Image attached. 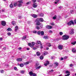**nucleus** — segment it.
<instances>
[{
    "label": "nucleus",
    "mask_w": 76,
    "mask_h": 76,
    "mask_svg": "<svg viewBox=\"0 0 76 76\" xmlns=\"http://www.w3.org/2000/svg\"><path fill=\"white\" fill-rule=\"evenodd\" d=\"M36 25L38 26L41 25V23L39 22H37L36 23Z\"/></svg>",
    "instance_id": "22"
},
{
    "label": "nucleus",
    "mask_w": 76,
    "mask_h": 76,
    "mask_svg": "<svg viewBox=\"0 0 76 76\" xmlns=\"http://www.w3.org/2000/svg\"><path fill=\"white\" fill-rule=\"evenodd\" d=\"M18 3H23V1H18Z\"/></svg>",
    "instance_id": "40"
},
{
    "label": "nucleus",
    "mask_w": 76,
    "mask_h": 76,
    "mask_svg": "<svg viewBox=\"0 0 76 76\" xmlns=\"http://www.w3.org/2000/svg\"><path fill=\"white\" fill-rule=\"evenodd\" d=\"M63 40H67L69 38V36L67 35H64L62 36Z\"/></svg>",
    "instance_id": "1"
},
{
    "label": "nucleus",
    "mask_w": 76,
    "mask_h": 76,
    "mask_svg": "<svg viewBox=\"0 0 76 76\" xmlns=\"http://www.w3.org/2000/svg\"><path fill=\"white\" fill-rule=\"evenodd\" d=\"M29 3H31V2H28L26 3V4H29Z\"/></svg>",
    "instance_id": "53"
},
{
    "label": "nucleus",
    "mask_w": 76,
    "mask_h": 76,
    "mask_svg": "<svg viewBox=\"0 0 76 76\" xmlns=\"http://www.w3.org/2000/svg\"><path fill=\"white\" fill-rule=\"evenodd\" d=\"M36 54H37V56H40V55H41V53L39 52H37L36 53Z\"/></svg>",
    "instance_id": "17"
},
{
    "label": "nucleus",
    "mask_w": 76,
    "mask_h": 76,
    "mask_svg": "<svg viewBox=\"0 0 76 76\" xmlns=\"http://www.w3.org/2000/svg\"><path fill=\"white\" fill-rule=\"evenodd\" d=\"M29 64V62L27 61L26 62L24 63L23 64L25 66L28 64Z\"/></svg>",
    "instance_id": "15"
},
{
    "label": "nucleus",
    "mask_w": 76,
    "mask_h": 76,
    "mask_svg": "<svg viewBox=\"0 0 76 76\" xmlns=\"http://www.w3.org/2000/svg\"><path fill=\"white\" fill-rule=\"evenodd\" d=\"M12 25H15L16 24V23L15 22L13 21L12 22Z\"/></svg>",
    "instance_id": "32"
},
{
    "label": "nucleus",
    "mask_w": 76,
    "mask_h": 76,
    "mask_svg": "<svg viewBox=\"0 0 76 76\" xmlns=\"http://www.w3.org/2000/svg\"><path fill=\"white\" fill-rule=\"evenodd\" d=\"M32 1L34 3H35V2H36V0H32Z\"/></svg>",
    "instance_id": "57"
},
{
    "label": "nucleus",
    "mask_w": 76,
    "mask_h": 76,
    "mask_svg": "<svg viewBox=\"0 0 76 76\" xmlns=\"http://www.w3.org/2000/svg\"><path fill=\"white\" fill-rule=\"evenodd\" d=\"M1 24L2 26H6V23L5 21H1Z\"/></svg>",
    "instance_id": "4"
},
{
    "label": "nucleus",
    "mask_w": 76,
    "mask_h": 76,
    "mask_svg": "<svg viewBox=\"0 0 76 76\" xmlns=\"http://www.w3.org/2000/svg\"><path fill=\"white\" fill-rule=\"evenodd\" d=\"M40 59L41 60H43L44 58V56H41L40 57Z\"/></svg>",
    "instance_id": "33"
},
{
    "label": "nucleus",
    "mask_w": 76,
    "mask_h": 76,
    "mask_svg": "<svg viewBox=\"0 0 76 76\" xmlns=\"http://www.w3.org/2000/svg\"><path fill=\"white\" fill-rule=\"evenodd\" d=\"M76 42H72L71 44H73V45H75V44H76Z\"/></svg>",
    "instance_id": "37"
},
{
    "label": "nucleus",
    "mask_w": 76,
    "mask_h": 76,
    "mask_svg": "<svg viewBox=\"0 0 76 76\" xmlns=\"http://www.w3.org/2000/svg\"><path fill=\"white\" fill-rule=\"evenodd\" d=\"M7 34L9 36L11 35V33L10 32H8L7 33Z\"/></svg>",
    "instance_id": "42"
},
{
    "label": "nucleus",
    "mask_w": 76,
    "mask_h": 76,
    "mask_svg": "<svg viewBox=\"0 0 76 76\" xmlns=\"http://www.w3.org/2000/svg\"><path fill=\"white\" fill-rule=\"evenodd\" d=\"M25 71H23V70L20 71V73H21V74H24V73H25Z\"/></svg>",
    "instance_id": "23"
},
{
    "label": "nucleus",
    "mask_w": 76,
    "mask_h": 76,
    "mask_svg": "<svg viewBox=\"0 0 76 76\" xmlns=\"http://www.w3.org/2000/svg\"><path fill=\"white\" fill-rule=\"evenodd\" d=\"M37 34L38 35H40L41 34V31H39L37 32Z\"/></svg>",
    "instance_id": "43"
},
{
    "label": "nucleus",
    "mask_w": 76,
    "mask_h": 76,
    "mask_svg": "<svg viewBox=\"0 0 76 76\" xmlns=\"http://www.w3.org/2000/svg\"><path fill=\"white\" fill-rule=\"evenodd\" d=\"M22 60H23L21 58H19L17 59V61H22Z\"/></svg>",
    "instance_id": "13"
},
{
    "label": "nucleus",
    "mask_w": 76,
    "mask_h": 76,
    "mask_svg": "<svg viewBox=\"0 0 76 76\" xmlns=\"http://www.w3.org/2000/svg\"><path fill=\"white\" fill-rule=\"evenodd\" d=\"M70 34H74V29H72L70 32Z\"/></svg>",
    "instance_id": "12"
},
{
    "label": "nucleus",
    "mask_w": 76,
    "mask_h": 76,
    "mask_svg": "<svg viewBox=\"0 0 76 76\" xmlns=\"http://www.w3.org/2000/svg\"><path fill=\"white\" fill-rule=\"evenodd\" d=\"M72 52H73L74 53H75L76 52V49L75 48H73L72 49Z\"/></svg>",
    "instance_id": "16"
},
{
    "label": "nucleus",
    "mask_w": 76,
    "mask_h": 76,
    "mask_svg": "<svg viewBox=\"0 0 76 76\" xmlns=\"http://www.w3.org/2000/svg\"><path fill=\"white\" fill-rule=\"evenodd\" d=\"M28 45H29V46H30V47H33V46L35 45V42H32V44L30 43H29L28 44Z\"/></svg>",
    "instance_id": "5"
},
{
    "label": "nucleus",
    "mask_w": 76,
    "mask_h": 76,
    "mask_svg": "<svg viewBox=\"0 0 76 76\" xmlns=\"http://www.w3.org/2000/svg\"><path fill=\"white\" fill-rule=\"evenodd\" d=\"M20 66L21 67H23V64H20Z\"/></svg>",
    "instance_id": "30"
},
{
    "label": "nucleus",
    "mask_w": 76,
    "mask_h": 76,
    "mask_svg": "<svg viewBox=\"0 0 76 76\" xmlns=\"http://www.w3.org/2000/svg\"><path fill=\"white\" fill-rule=\"evenodd\" d=\"M46 45L48 46V47H51V43H48L46 44Z\"/></svg>",
    "instance_id": "11"
},
{
    "label": "nucleus",
    "mask_w": 76,
    "mask_h": 76,
    "mask_svg": "<svg viewBox=\"0 0 76 76\" xmlns=\"http://www.w3.org/2000/svg\"><path fill=\"white\" fill-rule=\"evenodd\" d=\"M61 8H62V7H59V9H61Z\"/></svg>",
    "instance_id": "62"
},
{
    "label": "nucleus",
    "mask_w": 76,
    "mask_h": 76,
    "mask_svg": "<svg viewBox=\"0 0 76 76\" xmlns=\"http://www.w3.org/2000/svg\"><path fill=\"white\" fill-rule=\"evenodd\" d=\"M54 58V56H52L51 58V59H53Z\"/></svg>",
    "instance_id": "56"
},
{
    "label": "nucleus",
    "mask_w": 76,
    "mask_h": 76,
    "mask_svg": "<svg viewBox=\"0 0 76 76\" xmlns=\"http://www.w3.org/2000/svg\"><path fill=\"white\" fill-rule=\"evenodd\" d=\"M70 75V74H68L66 75L65 76H69Z\"/></svg>",
    "instance_id": "55"
},
{
    "label": "nucleus",
    "mask_w": 76,
    "mask_h": 76,
    "mask_svg": "<svg viewBox=\"0 0 76 76\" xmlns=\"http://www.w3.org/2000/svg\"><path fill=\"white\" fill-rule=\"evenodd\" d=\"M40 34L41 35H44V32L43 31H42L41 32Z\"/></svg>",
    "instance_id": "20"
},
{
    "label": "nucleus",
    "mask_w": 76,
    "mask_h": 76,
    "mask_svg": "<svg viewBox=\"0 0 76 76\" xmlns=\"http://www.w3.org/2000/svg\"><path fill=\"white\" fill-rule=\"evenodd\" d=\"M56 1L58 3L59 1V0H56Z\"/></svg>",
    "instance_id": "63"
},
{
    "label": "nucleus",
    "mask_w": 76,
    "mask_h": 76,
    "mask_svg": "<svg viewBox=\"0 0 76 76\" xmlns=\"http://www.w3.org/2000/svg\"><path fill=\"white\" fill-rule=\"evenodd\" d=\"M33 6L34 8H36L37 7V4L36 3H33Z\"/></svg>",
    "instance_id": "7"
},
{
    "label": "nucleus",
    "mask_w": 76,
    "mask_h": 76,
    "mask_svg": "<svg viewBox=\"0 0 76 76\" xmlns=\"http://www.w3.org/2000/svg\"><path fill=\"white\" fill-rule=\"evenodd\" d=\"M35 28L36 29H37L38 30H39V29H40V27H39L38 26H36Z\"/></svg>",
    "instance_id": "26"
},
{
    "label": "nucleus",
    "mask_w": 76,
    "mask_h": 76,
    "mask_svg": "<svg viewBox=\"0 0 76 76\" xmlns=\"http://www.w3.org/2000/svg\"><path fill=\"white\" fill-rule=\"evenodd\" d=\"M63 46L62 45H60L58 46V48L59 50H62Z\"/></svg>",
    "instance_id": "6"
},
{
    "label": "nucleus",
    "mask_w": 76,
    "mask_h": 76,
    "mask_svg": "<svg viewBox=\"0 0 76 76\" xmlns=\"http://www.w3.org/2000/svg\"><path fill=\"white\" fill-rule=\"evenodd\" d=\"M46 27L49 29H51V28H52V26L48 25Z\"/></svg>",
    "instance_id": "9"
},
{
    "label": "nucleus",
    "mask_w": 76,
    "mask_h": 76,
    "mask_svg": "<svg viewBox=\"0 0 76 76\" xmlns=\"http://www.w3.org/2000/svg\"><path fill=\"white\" fill-rule=\"evenodd\" d=\"M41 45V48H43V47H42V44H40Z\"/></svg>",
    "instance_id": "52"
},
{
    "label": "nucleus",
    "mask_w": 76,
    "mask_h": 76,
    "mask_svg": "<svg viewBox=\"0 0 76 76\" xmlns=\"http://www.w3.org/2000/svg\"><path fill=\"white\" fill-rule=\"evenodd\" d=\"M48 38H49V37H48V36H45L43 37V38H44V39H48Z\"/></svg>",
    "instance_id": "14"
},
{
    "label": "nucleus",
    "mask_w": 76,
    "mask_h": 76,
    "mask_svg": "<svg viewBox=\"0 0 76 76\" xmlns=\"http://www.w3.org/2000/svg\"><path fill=\"white\" fill-rule=\"evenodd\" d=\"M49 33H52V31L50 30V31H49Z\"/></svg>",
    "instance_id": "64"
},
{
    "label": "nucleus",
    "mask_w": 76,
    "mask_h": 76,
    "mask_svg": "<svg viewBox=\"0 0 76 76\" xmlns=\"http://www.w3.org/2000/svg\"><path fill=\"white\" fill-rule=\"evenodd\" d=\"M53 19H56V17H54L53 18Z\"/></svg>",
    "instance_id": "61"
},
{
    "label": "nucleus",
    "mask_w": 76,
    "mask_h": 76,
    "mask_svg": "<svg viewBox=\"0 0 76 76\" xmlns=\"http://www.w3.org/2000/svg\"><path fill=\"white\" fill-rule=\"evenodd\" d=\"M39 65V64L38 63H36V65H35V68L37 69H40L41 67V66H40L38 67H37Z\"/></svg>",
    "instance_id": "3"
},
{
    "label": "nucleus",
    "mask_w": 76,
    "mask_h": 76,
    "mask_svg": "<svg viewBox=\"0 0 76 76\" xmlns=\"http://www.w3.org/2000/svg\"><path fill=\"white\" fill-rule=\"evenodd\" d=\"M46 63L45 64H44L45 66H47V65H48V64H50V62H49V61H46Z\"/></svg>",
    "instance_id": "8"
},
{
    "label": "nucleus",
    "mask_w": 76,
    "mask_h": 76,
    "mask_svg": "<svg viewBox=\"0 0 76 76\" xmlns=\"http://www.w3.org/2000/svg\"><path fill=\"white\" fill-rule=\"evenodd\" d=\"M72 25H75V23L73 22V20L70 21L67 23V25H69V26L72 25Z\"/></svg>",
    "instance_id": "2"
},
{
    "label": "nucleus",
    "mask_w": 76,
    "mask_h": 76,
    "mask_svg": "<svg viewBox=\"0 0 76 76\" xmlns=\"http://www.w3.org/2000/svg\"><path fill=\"white\" fill-rule=\"evenodd\" d=\"M10 7L11 8H13V5L11 4L10 5Z\"/></svg>",
    "instance_id": "36"
},
{
    "label": "nucleus",
    "mask_w": 76,
    "mask_h": 76,
    "mask_svg": "<svg viewBox=\"0 0 76 76\" xmlns=\"http://www.w3.org/2000/svg\"><path fill=\"white\" fill-rule=\"evenodd\" d=\"M14 69L15 70H18V69H17V68L16 67H15L14 68Z\"/></svg>",
    "instance_id": "47"
},
{
    "label": "nucleus",
    "mask_w": 76,
    "mask_h": 76,
    "mask_svg": "<svg viewBox=\"0 0 76 76\" xmlns=\"http://www.w3.org/2000/svg\"><path fill=\"white\" fill-rule=\"evenodd\" d=\"M5 10H1L2 12H4Z\"/></svg>",
    "instance_id": "54"
},
{
    "label": "nucleus",
    "mask_w": 76,
    "mask_h": 76,
    "mask_svg": "<svg viewBox=\"0 0 76 76\" xmlns=\"http://www.w3.org/2000/svg\"><path fill=\"white\" fill-rule=\"evenodd\" d=\"M26 38V36L23 37V38H22V39L23 40V39H25Z\"/></svg>",
    "instance_id": "34"
},
{
    "label": "nucleus",
    "mask_w": 76,
    "mask_h": 76,
    "mask_svg": "<svg viewBox=\"0 0 76 76\" xmlns=\"http://www.w3.org/2000/svg\"><path fill=\"white\" fill-rule=\"evenodd\" d=\"M70 13H72L73 12V10H71V11H70Z\"/></svg>",
    "instance_id": "50"
},
{
    "label": "nucleus",
    "mask_w": 76,
    "mask_h": 76,
    "mask_svg": "<svg viewBox=\"0 0 76 76\" xmlns=\"http://www.w3.org/2000/svg\"><path fill=\"white\" fill-rule=\"evenodd\" d=\"M1 73H4V70H1Z\"/></svg>",
    "instance_id": "44"
},
{
    "label": "nucleus",
    "mask_w": 76,
    "mask_h": 76,
    "mask_svg": "<svg viewBox=\"0 0 76 76\" xmlns=\"http://www.w3.org/2000/svg\"><path fill=\"white\" fill-rule=\"evenodd\" d=\"M40 16H41V17H43V16H44V14L42 13H41L40 14Z\"/></svg>",
    "instance_id": "31"
},
{
    "label": "nucleus",
    "mask_w": 76,
    "mask_h": 76,
    "mask_svg": "<svg viewBox=\"0 0 76 76\" xmlns=\"http://www.w3.org/2000/svg\"><path fill=\"white\" fill-rule=\"evenodd\" d=\"M39 19L37 18L36 19V20L34 21V22H39Z\"/></svg>",
    "instance_id": "18"
},
{
    "label": "nucleus",
    "mask_w": 76,
    "mask_h": 76,
    "mask_svg": "<svg viewBox=\"0 0 76 76\" xmlns=\"http://www.w3.org/2000/svg\"><path fill=\"white\" fill-rule=\"evenodd\" d=\"M33 73L32 72H31L29 73V74L30 76H32Z\"/></svg>",
    "instance_id": "25"
},
{
    "label": "nucleus",
    "mask_w": 76,
    "mask_h": 76,
    "mask_svg": "<svg viewBox=\"0 0 76 76\" xmlns=\"http://www.w3.org/2000/svg\"><path fill=\"white\" fill-rule=\"evenodd\" d=\"M59 34L60 35H62V34H63V32H61L59 33Z\"/></svg>",
    "instance_id": "46"
},
{
    "label": "nucleus",
    "mask_w": 76,
    "mask_h": 76,
    "mask_svg": "<svg viewBox=\"0 0 76 76\" xmlns=\"http://www.w3.org/2000/svg\"><path fill=\"white\" fill-rule=\"evenodd\" d=\"M40 20L41 22H44V20H43V19L42 18H40L39 19V20Z\"/></svg>",
    "instance_id": "27"
},
{
    "label": "nucleus",
    "mask_w": 76,
    "mask_h": 76,
    "mask_svg": "<svg viewBox=\"0 0 76 76\" xmlns=\"http://www.w3.org/2000/svg\"><path fill=\"white\" fill-rule=\"evenodd\" d=\"M7 30L8 31H12V29L11 28H9L7 29Z\"/></svg>",
    "instance_id": "24"
},
{
    "label": "nucleus",
    "mask_w": 76,
    "mask_h": 76,
    "mask_svg": "<svg viewBox=\"0 0 76 76\" xmlns=\"http://www.w3.org/2000/svg\"><path fill=\"white\" fill-rule=\"evenodd\" d=\"M32 76H37V74H35V73H33V75H32Z\"/></svg>",
    "instance_id": "41"
},
{
    "label": "nucleus",
    "mask_w": 76,
    "mask_h": 76,
    "mask_svg": "<svg viewBox=\"0 0 76 76\" xmlns=\"http://www.w3.org/2000/svg\"><path fill=\"white\" fill-rule=\"evenodd\" d=\"M50 24L52 26H54V23H50Z\"/></svg>",
    "instance_id": "38"
},
{
    "label": "nucleus",
    "mask_w": 76,
    "mask_h": 76,
    "mask_svg": "<svg viewBox=\"0 0 76 76\" xmlns=\"http://www.w3.org/2000/svg\"><path fill=\"white\" fill-rule=\"evenodd\" d=\"M33 32L34 34H37V31H34Z\"/></svg>",
    "instance_id": "58"
},
{
    "label": "nucleus",
    "mask_w": 76,
    "mask_h": 76,
    "mask_svg": "<svg viewBox=\"0 0 76 76\" xmlns=\"http://www.w3.org/2000/svg\"><path fill=\"white\" fill-rule=\"evenodd\" d=\"M54 64H56L55 66L57 67V66H58V63L55 62L54 63Z\"/></svg>",
    "instance_id": "19"
},
{
    "label": "nucleus",
    "mask_w": 76,
    "mask_h": 76,
    "mask_svg": "<svg viewBox=\"0 0 76 76\" xmlns=\"http://www.w3.org/2000/svg\"><path fill=\"white\" fill-rule=\"evenodd\" d=\"M22 6V4L20 3H19L18 4V7H21Z\"/></svg>",
    "instance_id": "29"
},
{
    "label": "nucleus",
    "mask_w": 76,
    "mask_h": 76,
    "mask_svg": "<svg viewBox=\"0 0 76 76\" xmlns=\"http://www.w3.org/2000/svg\"><path fill=\"white\" fill-rule=\"evenodd\" d=\"M15 31H17L18 30V26H16L15 27Z\"/></svg>",
    "instance_id": "21"
},
{
    "label": "nucleus",
    "mask_w": 76,
    "mask_h": 76,
    "mask_svg": "<svg viewBox=\"0 0 76 76\" xmlns=\"http://www.w3.org/2000/svg\"><path fill=\"white\" fill-rule=\"evenodd\" d=\"M49 72H54V70L53 69L51 70L50 71H49Z\"/></svg>",
    "instance_id": "49"
},
{
    "label": "nucleus",
    "mask_w": 76,
    "mask_h": 76,
    "mask_svg": "<svg viewBox=\"0 0 76 76\" xmlns=\"http://www.w3.org/2000/svg\"><path fill=\"white\" fill-rule=\"evenodd\" d=\"M32 16L33 18H37L38 17V16H37V15H36V14H33L32 15Z\"/></svg>",
    "instance_id": "10"
},
{
    "label": "nucleus",
    "mask_w": 76,
    "mask_h": 76,
    "mask_svg": "<svg viewBox=\"0 0 76 76\" xmlns=\"http://www.w3.org/2000/svg\"><path fill=\"white\" fill-rule=\"evenodd\" d=\"M37 49V48H35V47H34L33 48V50H36Z\"/></svg>",
    "instance_id": "60"
},
{
    "label": "nucleus",
    "mask_w": 76,
    "mask_h": 76,
    "mask_svg": "<svg viewBox=\"0 0 76 76\" xmlns=\"http://www.w3.org/2000/svg\"><path fill=\"white\" fill-rule=\"evenodd\" d=\"M66 74H67L68 73L69 74V73H70V72H69L68 71H66Z\"/></svg>",
    "instance_id": "39"
},
{
    "label": "nucleus",
    "mask_w": 76,
    "mask_h": 76,
    "mask_svg": "<svg viewBox=\"0 0 76 76\" xmlns=\"http://www.w3.org/2000/svg\"><path fill=\"white\" fill-rule=\"evenodd\" d=\"M43 54L44 56H45V55H47V53L46 52H44L43 53Z\"/></svg>",
    "instance_id": "35"
},
{
    "label": "nucleus",
    "mask_w": 76,
    "mask_h": 76,
    "mask_svg": "<svg viewBox=\"0 0 76 76\" xmlns=\"http://www.w3.org/2000/svg\"><path fill=\"white\" fill-rule=\"evenodd\" d=\"M43 26L42 25H41L40 26V28H42Z\"/></svg>",
    "instance_id": "48"
},
{
    "label": "nucleus",
    "mask_w": 76,
    "mask_h": 76,
    "mask_svg": "<svg viewBox=\"0 0 76 76\" xmlns=\"http://www.w3.org/2000/svg\"><path fill=\"white\" fill-rule=\"evenodd\" d=\"M17 4H17V3L16 2L14 3V6L15 7H16V6H17Z\"/></svg>",
    "instance_id": "28"
},
{
    "label": "nucleus",
    "mask_w": 76,
    "mask_h": 76,
    "mask_svg": "<svg viewBox=\"0 0 76 76\" xmlns=\"http://www.w3.org/2000/svg\"><path fill=\"white\" fill-rule=\"evenodd\" d=\"M21 49H22V48H18V49L19 50H21Z\"/></svg>",
    "instance_id": "59"
},
{
    "label": "nucleus",
    "mask_w": 76,
    "mask_h": 76,
    "mask_svg": "<svg viewBox=\"0 0 76 76\" xmlns=\"http://www.w3.org/2000/svg\"><path fill=\"white\" fill-rule=\"evenodd\" d=\"M37 42L38 44H41V42L40 41H37Z\"/></svg>",
    "instance_id": "45"
},
{
    "label": "nucleus",
    "mask_w": 76,
    "mask_h": 76,
    "mask_svg": "<svg viewBox=\"0 0 76 76\" xmlns=\"http://www.w3.org/2000/svg\"><path fill=\"white\" fill-rule=\"evenodd\" d=\"M74 23H75V24H76V19H75L74 20Z\"/></svg>",
    "instance_id": "51"
}]
</instances>
